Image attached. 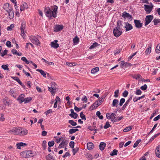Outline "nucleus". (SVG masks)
<instances>
[{
	"instance_id": "f257e3e1",
	"label": "nucleus",
	"mask_w": 160,
	"mask_h": 160,
	"mask_svg": "<svg viewBox=\"0 0 160 160\" xmlns=\"http://www.w3.org/2000/svg\"><path fill=\"white\" fill-rule=\"evenodd\" d=\"M58 9V7L56 5L53 7L52 10L48 7H46L44 9V12L46 16L49 19H52V18H55L57 17Z\"/></svg>"
},
{
	"instance_id": "f03ea898",
	"label": "nucleus",
	"mask_w": 160,
	"mask_h": 160,
	"mask_svg": "<svg viewBox=\"0 0 160 160\" xmlns=\"http://www.w3.org/2000/svg\"><path fill=\"white\" fill-rule=\"evenodd\" d=\"M8 132L9 133L13 134L25 135L27 134L28 131L27 130L22 128H16L14 127L12 129L9 130Z\"/></svg>"
},
{
	"instance_id": "7ed1b4c3",
	"label": "nucleus",
	"mask_w": 160,
	"mask_h": 160,
	"mask_svg": "<svg viewBox=\"0 0 160 160\" xmlns=\"http://www.w3.org/2000/svg\"><path fill=\"white\" fill-rule=\"evenodd\" d=\"M36 155L35 152L32 150H26L22 152L21 156L24 158H30Z\"/></svg>"
},
{
	"instance_id": "20e7f679",
	"label": "nucleus",
	"mask_w": 160,
	"mask_h": 160,
	"mask_svg": "<svg viewBox=\"0 0 160 160\" xmlns=\"http://www.w3.org/2000/svg\"><path fill=\"white\" fill-rule=\"evenodd\" d=\"M51 87H48V90L53 95L57 91L58 86L54 82H52L51 83Z\"/></svg>"
},
{
	"instance_id": "39448f33",
	"label": "nucleus",
	"mask_w": 160,
	"mask_h": 160,
	"mask_svg": "<svg viewBox=\"0 0 160 160\" xmlns=\"http://www.w3.org/2000/svg\"><path fill=\"white\" fill-rule=\"evenodd\" d=\"M26 26L25 22H23L21 24L20 29L21 30V34L23 38H25L26 36L25 33L26 32V30H25Z\"/></svg>"
},
{
	"instance_id": "423d86ee",
	"label": "nucleus",
	"mask_w": 160,
	"mask_h": 160,
	"mask_svg": "<svg viewBox=\"0 0 160 160\" xmlns=\"http://www.w3.org/2000/svg\"><path fill=\"white\" fill-rule=\"evenodd\" d=\"M122 31L121 28H118L116 27L113 29V34L116 38L119 37L122 34Z\"/></svg>"
},
{
	"instance_id": "0eeeda50",
	"label": "nucleus",
	"mask_w": 160,
	"mask_h": 160,
	"mask_svg": "<svg viewBox=\"0 0 160 160\" xmlns=\"http://www.w3.org/2000/svg\"><path fill=\"white\" fill-rule=\"evenodd\" d=\"M153 18V15H150L146 16L145 19V26H146L148 24L151 22Z\"/></svg>"
},
{
	"instance_id": "6e6552de",
	"label": "nucleus",
	"mask_w": 160,
	"mask_h": 160,
	"mask_svg": "<svg viewBox=\"0 0 160 160\" xmlns=\"http://www.w3.org/2000/svg\"><path fill=\"white\" fill-rule=\"evenodd\" d=\"M30 39L32 42L36 45H38L40 44V42L38 39L34 36H31L30 37Z\"/></svg>"
},
{
	"instance_id": "1a4fd4ad",
	"label": "nucleus",
	"mask_w": 160,
	"mask_h": 160,
	"mask_svg": "<svg viewBox=\"0 0 160 160\" xmlns=\"http://www.w3.org/2000/svg\"><path fill=\"white\" fill-rule=\"evenodd\" d=\"M144 10L147 14H149L151 13L152 9L153 6H151L149 5H144Z\"/></svg>"
},
{
	"instance_id": "9d476101",
	"label": "nucleus",
	"mask_w": 160,
	"mask_h": 160,
	"mask_svg": "<svg viewBox=\"0 0 160 160\" xmlns=\"http://www.w3.org/2000/svg\"><path fill=\"white\" fill-rule=\"evenodd\" d=\"M63 28V26L62 25H56L54 28V31L55 32H58L62 30Z\"/></svg>"
},
{
	"instance_id": "9b49d317",
	"label": "nucleus",
	"mask_w": 160,
	"mask_h": 160,
	"mask_svg": "<svg viewBox=\"0 0 160 160\" xmlns=\"http://www.w3.org/2000/svg\"><path fill=\"white\" fill-rule=\"evenodd\" d=\"M68 144V141L66 140H63L59 145L58 148H64L65 147L67 146Z\"/></svg>"
},
{
	"instance_id": "f8f14e48",
	"label": "nucleus",
	"mask_w": 160,
	"mask_h": 160,
	"mask_svg": "<svg viewBox=\"0 0 160 160\" xmlns=\"http://www.w3.org/2000/svg\"><path fill=\"white\" fill-rule=\"evenodd\" d=\"M134 22L135 24V26L137 28H139L142 27V23L141 22L140 20H134Z\"/></svg>"
},
{
	"instance_id": "ddd939ff",
	"label": "nucleus",
	"mask_w": 160,
	"mask_h": 160,
	"mask_svg": "<svg viewBox=\"0 0 160 160\" xmlns=\"http://www.w3.org/2000/svg\"><path fill=\"white\" fill-rule=\"evenodd\" d=\"M124 23L125 26L124 28H126V31H129L132 29V27L130 24L128 22H125Z\"/></svg>"
},
{
	"instance_id": "4468645a",
	"label": "nucleus",
	"mask_w": 160,
	"mask_h": 160,
	"mask_svg": "<svg viewBox=\"0 0 160 160\" xmlns=\"http://www.w3.org/2000/svg\"><path fill=\"white\" fill-rule=\"evenodd\" d=\"M28 8V5L27 3L25 2H22L20 7V10L22 11L27 9Z\"/></svg>"
},
{
	"instance_id": "2eb2a0df",
	"label": "nucleus",
	"mask_w": 160,
	"mask_h": 160,
	"mask_svg": "<svg viewBox=\"0 0 160 160\" xmlns=\"http://www.w3.org/2000/svg\"><path fill=\"white\" fill-rule=\"evenodd\" d=\"M9 92L10 95L14 98H16L17 96L16 90L14 88L11 89Z\"/></svg>"
},
{
	"instance_id": "dca6fc26",
	"label": "nucleus",
	"mask_w": 160,
	"mask_h": 160,
	"mask_svg": "<svg viewBox=\"0 0 160 160\" xmlns=\"http://www.w3.org/2000/svg\"><path fill=\"white\" fill-rule=\"evenodd\" d=\"M58 41L57 40H55L54 41L52 42L51 43V45L52 47L54 48H57L59 47V44L57 43Z\"/></svg>"
},
{
	"instance_id": "f3484780",
	"label": "nucleus",
	"mask_w": 160,
	"mask_h": 160,
	"mask_svg": "<svg viewBox=\"0 0 160 160\" xmlns=\"http://www.w3.org/2000/svg\"><path fill=\"white\" fill-rule=\"evenodd\" d=\"M122 17L124 18H128L129 19H130L132 18V16L130 14L126 12H124L122 13Z\"/></svg>"
},
{
	"instance_id": "a211bd4d",
	"label": "nucleus",
	"mask_w": 160,
	"mask_h": 160,
	"mask_svg": "<svg viewBox=\"0 0 160 160\" xmlns=\"http://www.w3.org/2000/svg\"><path fill=\"white\" fill-rule=\"evenodd\" d=\"M155 154L157 157L160 158V145H158L155 150Z\"/></svg>"
},
{
	"instance_id": "6ab92c4d",
	"label": "nucleus",
	"mask_w": 160,
	"mask_h": 160,
	"mask_svg": "<svg viewBox=\"0 0 160 160\" xmlns=\"http://www.w3.org/2000/svg\"><path fill=\"white\" fill-rule=\"evenodd\" d=\"M25 97V95L23 94H21L18 97L17 100L18 101H20L19 102L20 103H22L23 102L24 98Z\"/></svg>"
},
{
	"instance_id": "aec40b11",
	"label": "nucleus",
	"mask_w": 160,
	"mask_h": 160,
	"mask_svg": "<svg viewBox=\"0 0 160 160\" xmlns=\"http://www.w3.org/2000/svg\"><path fill=\"white\" fill-rule=\"evenodd\" d=\"M106 146V144L104 142H102L100 143L99 147V149L101 150H103Z\"/></svg>"
},
{
	"instance_id": "412c9836",
	"label": "nucleus",
	"mask_w": 160,
	"mask_h": 160,
	"mask_svg": "<svg viewBox=\"0 0 160 160\" xmlns=\"http://www.w3.org/2000/svg\"><path fill=\"white\" fill-rule=\"evenodd\" d=\"M118 102L119 101L117 99H114L112 101V107H117L118 105Z\"/></svg>"
},
{
	"instance_id": "4be33fe9",
	"label": "nucleus",
	"mask_w": 160,
	"mask_h": 160,
	"mask_svg": "<svg viewBox=\"0 0 160 160\" xmlns=\"http://www.w3.org/2000/svg\"><path fill=\"white\" fill-rule=\"evenodd\" d=\"M26 145L27 144L26 143L22 142L18 143L16 145L17 148L18 149H21V147L22 146H26Z\"/></svg>"
},
{
	"instance_id": "5701e85b",
	"label": "nucleus",
	"mask_w": 160,
	"mask_h": 160,
	"mask_svg": "<svg viewBox=\"0 0 160 160\" xmlns=\"http://www.w3.org/2000/svg\"><path fill=\"white\" fill-rule=\"evenodd\" d=\"M94 147L93 144L92 142H89L87 144V148L88 150L92 149Z\"/></svg>"
},
{
	"instance_id": "b1692460",
	"label": "nucleus",
	"mask_w": 160,
	"mask_h": 160,
	"mask_svg": "<svg viewBox=\"0 0 160 160\" xmlns=\"http://www.w3.org/2000/svg\"><path fill=\"white\" fill-rule=\"evenodd\" d=\"M114 114V113L112 112L107 113H106V117L108 119H111L113 118Z\"/></svg>"
},
{
	"instance_id": "393cba45",
	"label": "nucleus",
	"mask_w": 160,
	"mask_h": 160,
	"mask_svg": "<svg viewBox=\"0 0 160 160\" xmlns=\"http://www.w3.org/2000/svg\"><path fill=\"white\" fill-rule=\"evenodd\" d=\"M36 71L39 72L43 77L45 78L46 77V72L43 70L42 69H37Z\"/></svg>"
},
{
	"instance_id": "a878e982",
	"label": "nucleus",
	"mask_w": 160,
	"mask_h": 160,
	"mask_svg": "<svg viewBox=\"0 0 160 160\" xmlns=\"http://www.w3.org/2000/svg\"><path fill=\"white\" fill-rule=\"evenodd\" d=\"M79 41V38L76 36V37L73 38V42L74 44H77L78 43Z\"/></svg>"
},
{
	"instance_id": "bb28decb",
	"label": "nucleus",
	"mask_w": 160,
	"mask_h": 160,
	"mask_svg": "<svg viewBox=\"0 0 160 160\" xmlns=\"http://www.w3.org/2000/svg\"><path fill=\"white\" fill-rule=\"evenodd\" d=\"M32 100V98L31 97H28L24 98L23 102L24 103H26L30 102Z\"/></svg>"
},
{
	"instance_id": "cd10ccee",
	"label": "nucleus",
	"mask_w": 160,
	"mask_h": 160,
	"mask_svg": "<svg viewBox=\"0 0 160 160\" xmlns=\"http://www.w3.org/2000/svg\"><path fill=\"white\" fill-rule=\"evenodd\" d=\"M132 77L134 79H139L141 78V75L138 74H135V75H132Z\"/></svg>"
},
{
	"instance_id": "c85d7f7f",
	"label": "nucleus",
	"mask_w": 160,
	"mask_h": 160,
	"mask_svg": "<svg viewBox=\"0 0 160 160\" xmlns=\"http://www.w3.org/2000/svg\"><path fill=\"white\" fill-rule=\"evenodd\" d=\"M97 102H95L94 103H93L89 108V110H92L94 108H96L98 106L97 105Z\"/></svg>"
},
{
	"instance_id": "c756f323",
	"label": "nucleus",
	"mask_w": 160,
	"mask_h": 160,
	"mask_svg": "<svg viewBox=\"0 0 160 160\" xmlns=\"http://www.w3.org/2000/svg\"><path fill=\"white\" fill-rule=\"evenodd\" d=\"M99 70V68L98 67H96L95 68H92L91 71V73L92 74H94L95 73L98 72Z\"/></svg>"
},
{
	"instance_id": "7c9ffc66",
	"label": "nucleus",
	"mask_w": 160,
	"mask_h": 160,
	"mask_svg": "<svg viewBox=\"0 0 160 160\" xmlns=\"http://www.w3.org/2000/svg\"><path fill=\"white\" fill-rule=\"evenodd\" d=\"M104 99V98L102 97L100 100H98L96 101L97 103V106H100L103 102Z\"/></svg>"
},
{
	"instance_id": "2f4dec72",
	"label": "nucleus",
	"mask_w": 160,
	"mask_h": 160,
	"mask_svg": "<svg viewBox=\"0 0 160 160\" xmlns=\"http://www.w3.org/2000/svg\"><path fill=\"white\" fill-rule=\"evenodd\" d=\"M98 45H99V44L98 43H97L96 42H94L93 43V44L92 45L90 46V47L89 48V49H93L95 47L98 46Z\"/></svg>"
},
{
	"instance_id": "473e14b6",
	"label": "nucleus",
	"mask_w": 160,
	"mask_h": 160,
	"mask_svg": "<svg viewBox=\"0 0 160 160\" xmlns=\"http://www.w3.org/2000/svg\"><path fill=\"white\" fill-rule=\"evenodd\" d=\"M8 13V16L10 19L13 18L14 17V12L13 11H8L7 12Z\"/></svg>"
},
{
	"instance_id": "72a5a7b5",
	"label": "nucleus",
	"mask_w": 160,
	"mask_h": 160,
	"mask_svg": "<svg viewBox=\"0 0 160 160\" xmlns=\"http://www.w3.org/2000/svg\"><path fill=\"white\" fill-rule=\"evenodd\" d=\"M132 129L131 126H128L125 128L123 130L124 132H127L130 131Z\"/></svg>"
},
{
	"instance_id": "f704fd0d",
	"label": "nucleus",
	"mask_w": 160,
	"mask_h": 160,
	"mask_svg": "<svg viewBox=\"0 0 160 160\" xmlns=\"http://www.w3.org/2000/svg\"><path fill=\"white\" fill-rule=\"evenodd\" d=\"M130 102H128V101H127L124 104L123 106L121 108V109L122 110H124L128 106V105L129 104Z\"/></svg>"
},
{
	"instance_id": "c9c22d12",
	"label": "nucleus",
	"mask_w": 160,
	"mask_h": 160,
	"mask_svg": "<svg viewBox=\"0 0 160 160\" xmlns=\"http://www.w3.org/2000/svg\"><path fill=\"white\" fill-rule=\"evenodd\" d=\"M118 151L116 149H114L110 155L112 156L117 155L118 154Z\"/></svg>"
},
{
	"instance_id": "e433bc0d",
	"label": "nucleus",
	"mask_w": 160,
	"mask_h": 160,
	"mask_svg": "<svg viewBox=\"0 0 160 160\" xmlns=\"http://www.w3.org/2000/svg\"><path fill=\"white\" fill-rule=\"evenodd\" d=\"M46 158L47 160H51V159H53V156L51 155V154H48L46 156Z\"/></svg>"
},
{
	"instance_id": "4c0bfd02",
	"label": "nucleus",
	"mask_w": 160,
	"mask_h": 160,
	"mask_svg": "<svg viewBox=\"0 0 160 160\" xmlns=\"http://www.w3.org/2000/svg\"><path fill=\"white\" fill-rule=\"evenodd\" d=\"M153 22H154V25H157L158 23H160V19L155 18L154 19Z\"/></svg>"
},
{
	"instance_id": "58836bf2",
	"label": "nucleus",
	"mask_w": 160,
	"mask_h": 160,
	"mask_svg": "<svg viewBox=\"0 0 160 160\" xmlns=\"http://www.w3.org/2000/svg\"><path fill=\"white\" fill-rule=\"evenodd\" d=\"M122 22L120 20L118 21L116 27L118 28H120L122 26Z\"/></svg>"
},
{
	"instance_id": "ea45409f",
	"label": "nucleus",
	"mask_w": 160,
	"mask_h": 160,
	"mask_svg": "<svg viewBox=\"0 0 160 160\" xmlns=\"http://www.w3.org/2000/svg\"><path fill=\"white\" fill-rule=\"evenodd\" d=\"M69 115L74 119L77 118L78 117V114L76 113H74L73 114H70Z\"/></svg>"
},
{
	"instance_id": "a19ab883",
	"label": "nucleus",
	"mask_w": 160,
	"mask_h": 160,
	"mask_svg": "<svg viewBox=\"0 0 160 160\" xmlns=\"http://www.w3.org/2000/svg\"><path fill=\"white\" fill-rule=\"evenodd\" d=\"M10 5L8 3H5L4 4V5L3 7V8L6 11H8V8L10 6Z\"/></svg>"
},
{
	"instance_id": "79ce46f5",
	"label": "nucleus",
	"mask_w": 160,
	"mask_h": 160,
	"mask_svg": "<svg viewBox=\"0 0 160 160\" xmlns=\"http://www.w3.org/2000/svg\"><path fill=\"white\" fill-rule=\"evenodd\" d=\"M55 138H56L55 142H57V143H59L61 140H62V141L63 140H62V139H63L62 137H61L59 138L58 137H55Z\"/></svg>"
},
{
	"instance_id": "37998d69",
	"label": "nucleus",
	"mask_w": 160,
	"mask_h": 160,
	"mask_svg": "<svg viewBox=\"0 0 160 160\" xmlns=\"http://www.w3.org/2000/svg\"><path fill=\"white\" fill-rule=\"evenodd\" d=\"M68 123L72 126H75L77 125V123L72 120H69Z\"/></svg>"
},
{
	"instance_id": "c03bdc74",
	"label": "nucleus",
	"mask_w": 160,
	"mask_h": 160,
	"mask_svg": "<svg viewBox=\"0 0 160 160\" xmlns=\"http://www.w3.org/2000/svg\"><path fill=\"white\" fill-rule=\"evenodd\" d=\"M155 51L157 53H160V44H158L157 45Z\"/></svg>"
},
{
	"instance_id": "a18cd8bd",
	"label": "nucleus",
	"mask_w": 160,
	"mask_h": 160,
	"mask_svg": "<svg viewBox=\"0 0 160 160\" xmlns=\"http://www.w3.org/2000/svg\"><path fill=\"white\" fill-rule=\"evenodd\" d=\"M96 114L100 119H103V117L102 115H101V112L100 111H97L96 112Z\"/></svg>"
},
{
	"instance_id": "49530a36",
	"label": "nucleus",
	"mask_w": 160,
	"mask_h": 160,
	"mask_svg": "<svg viewBox=\"0 0 160 160\" xmlns=\"http://www.w3.org/2000/svg\"><path fill=\"white\" fill-rule=\"evenodd\" d=\"M151 48L149 47L147 48L145 51V53L147 55L151 53Z\"/></svg>"
},
{
	"instance_id": "de8ad7c7",
	"label": "nucleus",
	"mask_w": 160,
	"mask_h": 160,
	"mask_svg": "<svg viewBox=\"0 0 160 160\" xmlns=\"http://www.w3.org/2000/svg\"><path fill=\"white\" fill-rule=\"evenodd\" d=\"M79 150L78 148H73L72 152L73 153V155H74Z\"/></svg>"
},
{
	"instance_id": "09e8293b",
	"label": "nucleus",
	"mask_w": 160,
	"mask_h": 160,
	"mask_svg": "<svg viewBox=\"0 0 160 160\" xmlns=\"http://www.w3.org/2000/svg\"><path fill=\"white\" fill-rule=\"evenodd\" d=\"M142 91L139 89H137L134 92L135 94L137 95H140L142 94Z\"/></svg>"
},
{
	"instance_id": "8fccbe9b",
	"label": "nucleus",
	"mask_w": 160,
	"mask_h": 160,
	"mask_svg": "<svg viewBox=\"0 0 160 160\" xmlns=\"http://www.w3.org/2000/svg\"><path fill=\"white\" fill-rule=\"evenodd\" d=\"M141 140V139L138 140L134 143L133 146V147L134 148L136 147L138 145L139 143L140 142Z\"/></svg>"
},
{
	"instance_id": "3c124183",
	"label": "nucleus",
	"mask_w": 160,
	"mask_h": 160,
	"mask_svg": "<svg viewBox=\"0 0 160 160\" xmlns=\"http://www.w3.org/2000/svg\"><path fill=\"white\" fill-rule=\"evenodd\" d=\"M125 101V99L124 98H122L120 99L119 102V105L121 106L124 103Z\"/></svg>"
},
{
	"instance_id": "603ef678",
	"label": "nucleus",
	"mask_w": 160,
	"mask_h": 160,
	"mask_svg": "<svg viewBox=\"0 0 160 160\" xmlns=\"http://www.w3.org/2000/svg\"><path fill=\"white\" fill-rule=\"evenodd\" d=\"M111 126L110 125L109 122L108 121H107L106 122L105 124L104 127V128L105 129H107Z\"/></svg>"
},
{
	"instance_id": "864d4df0",
	"label": "nucleus",
	"mask_w": 160,
	"mask_h": 160,
	"mask_svg": "<svg viewBox=\"0 0 160 160\" xmlns=\"http://www.w3.org/2000/svg\"><path fill=\"white\" fill-rule=\"evenodd\" d=\"M80 117L82 120H86V118L85 115L82 112H81L80 113Z\"/></svg>"
},
{
	"instance_id": "5fc2aeb1",
	"label": "nucleus",
	"mask_w": 160,
	"mask_h": 160,
	"mask_svg": "<svg viewBox=\"0 0 160 160\" xmlns=\"http://www.w3.org/2000/svg\"><path fill=\"white\" fill-rule=\"evenodd\" d=\"M21 60L23 62H25V63L27 64H29V61L27 60L26 58H25V57H22L21 58Z\"/></svg>"
},
{
	"instance_id": "6e6d98bb",
	"label": "nucleus",
	"mask_w": 160,
	"mask_h": 160,
	"mask_svg": "<svg viewBox=\"0 0 160 160\" xmlns=\"http://www.w3.org/2000/svg\"><path fill=\"white\" fill-rule=\"evenodd\" d=\"M128 94V91L126 90H125L124 92H123L122 93V96L124 97H126Z\"/></svg>"
},
{
	"instance_id": "4d7b16f0",
	"label": "nucleus",
	"mask_w": 160,
	"mask_h": 160,
	"mask_svg": "<svg viewBox=\"0 0 160 160\" xmlns=\"http://www.w3.org/2000/svg\"><path fill=\"white\" fill-rule=\"evenodd\" d=\"M8 52V50L6 49L4 50V51L1 53V56L3 57L5 55H6L7 54Z\"/></svg>"
},
{
	"instance_id": "13d9d810",
	"label": "nucleus",
	"mask_w": 160,
	"mask_h": 160,
	"mask_svg": "<svg viewBox=\"0 0 160 160\" xmlns=\"http://www.w3.org/2000/svg\"><path fill=\"white\" fill-rule=\"evenodd\" d=\"M54 142L53 141H49L48 142V145L49 147H51L53 146L54 144Z\"/></svg>"
},
{
	"instance_id": "bf43d9fd",
	"label": "nucleus",
	"mask_w": 160,
	"mask_h": 160,
	"mask_svg": "<svg viewBox=\"0 0 160 160\" xmlns=\"http://www.w3.org/2000/svg\"><path fill=\"white\" fill-rule=\"evenodd\" d=\"M119 90L118 89L116 90L114 92V97L115 98H117L118 96V93Z\"/></svg>"
},
{
	"instance_id": "052dcab7",
	"label": "nucleus",
	"mask_w": 160,
	"mask_h": 160,
	"mask_svg": "<svg viewBox=\"0 0 160 160\" xmlns=\"http://www.w3.org/2000/svg\"><path fill=\"white\" fill-rule=\"evenodd\" d=\"M2 68L4 70H8V65H2L1 66Z\"/></svg>"
},
{
	"instance_id": "680f3d73",
	"label": "nucleus",
	"mask_w": 160,
	"mask_h": 160,
	"mask_svg": "<svg viewBox=\"0 0 160 160\" xmlns=\"http://www.w3.org/2000/svg\"><path fill=\"white\" fill-rule=\"evenodd\" d=\"M123 116H121V117H117V119L114 120L115 122H118L120 120H121L123 118Z\"/></svg>"
},
{
	"instance_id": "e2e57ef3",
	"label": "nucleus",
	"mask_w": 160,
	"mask_h": 160,
	"mask_svg": "<svg viewBox=\"0 0 160 160\" xmlns=\"http://www.w3.org/2000/svg\"><path fill=\"white\" fill-rule=\"evenodd\" d=\"M138 51L136 52L135 53L132 54V55L129 56L128 58V60H131L133 57L137 53Z\"/></svg>"
},
{
	"instance_id": "0e129e2a",
	"label": "nucleus",
	"mask_w": 160,
	"mask_h": 160,
	"mask_svg": "<svg viewBox=\"0 0 160 160\" xmlns=\"http://www.w3.org/2000/svg\"><path fill=\"white\" fill-rule=\"evenodd\" d=\"M158 125V123H156L154 126L153 128L151 130L150 132L148 134H149L150 133H152L153 131H154V129H155V128L157 127Z\"/></svg>"
},
{
	"instance_id": "69168bd1",
	"label": "nucleus",
	"mask_w": 160,
	"mask_h": 160,
	"mask_svg": "<svg viewBox=\"0 0 160 160\" xmlns=\"http://www.w3.org/2000/svg\"><path fill=\"white\" fill-rule=\"evenodd\" d=\"M74 109V110L76 111H77V112H79V111H81V110H82V108H78L76 106H75Z\"/></svg>"
},
{
	"instance_id": "338daca9",
	"label": "nucleus",
	"mask_w": 160,
	"mask_h": 160,
	"mask_svg": "<svg viewBox=\"0 0 160 160\" xmlns=\"http://www.w3.org/2000/svg\"><path fill=\"white\" fill-rule=\"evenodd\" d=\"M147 88V86L146 84H145L143 86H141L140 88L142 90H146Z\"/></svg>"
},
{
	"instance_id": "774afa93",
	"label": "nucleus",
	"mask_w": 160,
	"mask_h": 160,
	"mask_svg": "<svg viewBox=\"0 0 160 160\" xmlns=\"http://www.w3.org/2000/svg\"><path fill=\"white\" fill-rule=\"evenodd\" d=\"M74 142L73 141H71L69 143V146L72 148H73L74 146Z\"/></svg>"
}]
</instances>
